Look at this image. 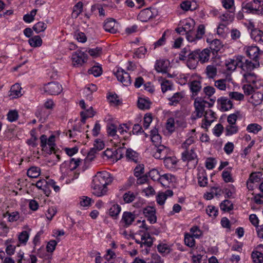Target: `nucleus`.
Listing matches in <instances>:
<instances>
[{
  "label": "nucleus",
  "mask_w": 263,
  "mask_h": 263,
  "mask_svg": "<svg viewBox=\"0 0 263 263\" xmlns=\"http://www.w3.org/2000/svg\"><path fill=\"white\" fill-rule=\"evenodd\" d=\"M149 176L151 178L155 181L159 182L163 186V181L164 179V176L163 175H160L159 171L157 170L154 169L149 172Z\"/></svg>",
  "instance_id": "nucleus-29"
},
{
  "label": "nucleus",
  "mask_w": 263,
  "mask_h": 263,
  "mask_svg": "<svg viewBox=\"0 0 263 263\" xmlns=\"http://www.w3.org/2000/svg\"><path fill=\"white\" fill-rule=\"evenodd\" d=\"M82 130L80 127H74L72 130H69L67 136L70 138H73V141H77L81 136Z\"/></svg>",
  "instance_id": "nucleus-28"
},
{
  "label": "nucleus",
  "mask_w": 263,
  "mask_h": 263,
  "mask_svg": "<svg viewBox=\"0 0 263 263\" xmlns=\"http://www.w3.org/2000/svg\"><path fill=\"white\" fill-rule=\"evenodd\" d=\"M72 63L74 66H81L87 61V55L81 50H77L71 55Z\"/></svg>",
  "instance_id": "nucleus-13"
},
{
  "label": "nucleus",
  "mask_w": 263,
  "mask_h": 263,
  "mask_svg": "<svg viewBox=\"0 0 263 263\" xmlns=\"http://www.w3.org/2000/svg\"><path fill=\"white\" fill-rule=\"evenodd\" d=\"M74 38L79 42L84 43L87 41V37L84 33L76 31L74 35Z\"/></svg>",
  "instance_id": "nucleus-59"
},
{
  "label": "nucleus",
  "mask_w": 263,
  "mask_h": 263,
  "mask_svg": "<svg viewBox=\"0 0 263 263\" xmlns=\"http://www.w3.org/2000/svg\"><path fill=\"white\" fill-rule=\"evenodd\" d=\"M105 147L104 141L100 138L96 139L93 143V148L96 151H101Z\"/></svg>",
  "instance_id": "nucleus-55"
},
{
  "label": "nucleus",
  "mask_w": 263,
  "mask_h": 263,
  "mask_svg": "<svg viewBox=\"0 0 263 263\" xmlns=\"http://www.w3.org/2000/svg\"><path fill=\"white\" fill-rule=\"evenodd\" d=\"M190 234L195 238H199L202 235V232L199 227L195 226L190 229Z\"/></svg>",
  "instance_id": "nucleus-54"
},
{
  "label": "nucleus",
  "mask_w": 263,
  "mask_h": 263,
  "mask_svg": "<svg viewBox=\"0 0 263 263\" xmlns=\"http://www.w3.org/2000/svg\"><path fill=\"white\" fill-rule=\"evenodd\" d=\"M138 107L143 110L148 109L150 108L151 102L147 98H139L138 100Z\"/></svg>",
  "instance_id": "nucleus-32"
},
{
  "label": "nucleus",
  "mask_w": 263,
  "mask_h": 263,
  "mask_svg": "<svg viewBox=\"0 0 263 263\" xmlns=\"http://www.w3.org/2000/svg\"><path fill=\"white\" fill-rule=\"evenodd\" d=\"M198 182L200 186H205L208 184V178L204 170L200 171L198 174Z\"/></svg>",
  "instance_id": "nucleus-34"
},
{
  "label": "nucleus",
  "mask_w": 263,
  "mask_h": 263,
  "mask_svg": "<svg viewBox=\"0 0 263 263\" xmlns=\"http://www.w3.org/2000/svg\"><path fill=\"white\" fill-rule=\"evenodd\" d=\"M104 28L106 31L115 33L118 31V24L114 20L109 19L105 22Z\"/></svg>",
  "instance_id": "nucleus-23"
},
{
  "label": "nucleus",
  "mask_w": 263,
  "mask_h": 263,
  "mask_svg": "<svg viewBox=\"0 0 263 263\" xmlns=\"http://www.w3.org/2000/svg\"><path fill=\"white\" fill-rule=\"evenodd\" d=\"M243 76L245 81L248 83V84H252L254 85L255 88H258L256 85V83L258 81V79L255 73L252 72H246L243 74Z\"/></svg>",
  "instance_id": "nucleus-26"
},
{
  "label": "nucleus",
  "mask_w": 263,
  "mask_h": 263,
  "mask_svg": "<svg viewBox=\"0 0 263 263\" xmlns=\"http://www.w3.org/2000/svg\"><path fill=\"white\" fill-rule=\"evenodd\" d=\"M190 51L191 49L189 47H184L179 53V59L181 61H185L188 60Z\"/></svg>",
  "instance_id": "nucleus-47"
},
{
  "label": "nucleus",
  "mask_w": 263,
  "mask_h": 263,
  "mask_svg": "<svg viewBox=\"0 0 263 263\" xmlns=\"http://www.w3.org/2000/svg\"><path fill=\"white\" fill-rule=\"evenodd\" d=\"M47 28V25L43 22H39L36 23L33 27V30L36 33H39L43 32Z\"/></svg>",
  "instance_id": "nucleus-48"
},
{
  "label": "nucleus",
  "mask_w": 263,
  "mask_h": 263,
  "mask_svg": "<svg viewBox=\"0 0 263 263\" xmlns=\"http://www.w3.org/2000/svg\"><path fill=\"white\" fill-rule=\"evenodd\" d=\"M205 70L206 73L209 78L213 79L217 74V68L214 65H208Z\"/></svg>",
  "instance_id": "nucleus-46"
},
{
  "label": "nucleus",
  "mask_w": 263,
  "mask_h": 263,
  "mask_svg": "<svg viewBox=\"0 0 263 263\" xmlns=\"http://www.w3.org/2000/svg\"><path fill=\"white\" fill-rule=\"evenodd\" d=\"M55 136L51 135L49 138L43 135L40 137L41 146L44 151L47 153H52L54 151L55 147Z\"/></svg>",
  "instance_id": "nucleus-6"
},
{
  "label": "nucleus",
  "mask_w": 263,
  "mask_h": 263,
  "mask_svg": "<svg viewBox=\"0 0 263 263\" xmlns=\"http://www.w3.org/2000/svg\"><path fill=\"white\" fill-rule=\"evenodd\" d=\"M37 10L33 9L29 13L25 14L23 17L24 21L27 23H30L34 20V16L36 14Z\"/></svg>",
  "instance_id": "nucleus-51"
},
{
  "label": "nucleus",
  "mask_w": 263,
  "mask_h": 263,
  "mask_svg": "<svg viewBox=\"0 0 263 263\" xmlns=\"http://www.w3.org/2000/svg\"><path fill=\"white\" fill-rule=\"evenodd\" d=\"M126 156L127 158L135 162H137L138 160V154L135 151L129 148L126 150Z\"/></svg>",
  "instance_id": "nucleus-43"
},
{
  "label": "nucleus",
  "mask_w": 263,
  "mask_h": 263,
  "mask_svg": "<svg viewBox=\"0 0 263 263\" xmlns=\"http://www.w3.org/2000/svg\"><path fill=\"white\" fill-rule=\"evenodd\" d=\"M114 180L112 176L106 171L98 172L93 177L91 189L93 195L102 197L107 195L108 185L111 184Z\"/></svg>",
  "instance_id": "nucleus-1"
},
{
  "label": "nucleus",
  "mask_w": 263,
  "mask_h": 263,
  "mask_svg": "<svg viewBox=\"0 0 263 263\" xmlns=\"http://www.w3.org/2000/svg\"><path fill=\"white\" fill-rule=\"evenodd\" d=\"M154 13L149 9H145L140 11L138 15L139 20L142 22H146L153 18Z\"/></svg>",
  "instance_id": "nucleus-25"
},
{
  "label": "nucleus",
  "mask_w": 263,
  "mask_h": 263,
  "mask_svg": "<svg viewBox=\"0 0 263 263\" xmlns=\"http://www.w3.org/2000/svg\"><path fill=\"white\" fill-rule=\"evenodd\" d=\"M28 43L32 47H39L42 44V40L40 36L35 35L29 39Z\"/></svg>",
  "instance_id": "nucleus-37"
},
{
  "label": "nucleus",
  "mask_w": 263,
  "mask_h": 263,
  "mask_svg": "<svg viewBox=\"0 0 263 263\" xmlns=\"http://www.w3.org/2000/svg\"><path fill=\"white\" fill-rule=\"evenodd\" d=\"M95 115V112L92 109V108L90 107H88V108L83 111H81V116L82 118L81 122L83 124L85 122V120L87 118H91Z\"/></svg>",
  "instance_id": "nucleus-35"
},
{
  "label": "nucleus",
  "mask_w": 263,
  "mask_h": 263,
  "mask_svg": "<svg viewBox=\"0 0 263 263\" xmlns=\"http://www.w3.org/2000/svg\"><path fill=\"white\" fill-rule=\"evenodd\" d=\"M220 209L224 212H229L233 209V204L229 200H223L220 204Z\"/></svg>",
  "instance_id": "nucleus-40"
},
{
  "label": "nucleus",
  "mask_w": 263,
  "mask_h": 263,
  "mask_svg": "<svg viewBox=\"0 0 263 263\" xmlns=\"http://www.w3.org/2000/svg\"><path fill=\"white\" fill-rule=\"evenodd\" d=\"M207 101L203 100L200 97H197L195 99L194 105L195 110L194 113L192 115V119L196 120L197 118H201L203 115L205 107Z\"/></svg>",
  "instance_id": "nucleus-7"
},
{
  "label": "nucleus",
  "mask_w": 263,
  "mask_h": 263,
  "mask_svg": "<svg viewBox=\"0 0 263 263\" xmlns=\"http://www.w3.org/2000/svg\"><path fill=\"white\" fill-rule=\"evenodd\" d=\"M143 213L150 223H154L156 222V211L154 207L148 206L144 208Z\"/></svg>",
  "instance_id": "nucleus-18"
},
{
  "label": "nucleus",
  "mask_w": 263,
  "mask_h": 263,
  "mask_svg": "<svg viewBox=\"0 0 263 263\" xmlns=\"http://www.w3.org/2000/svg\"><path fill=\"white\" fill-rule=\"evenodd\" d=\"M154 68L157 73V75H155V79L161 85L162 91L164 93V79L162 77L158 74L164 73V60L163 59L157 60L155 62Z\"/></svg>",
  "instance_id": "nucleus-8"
},
{
  "label": "nucleus",
  "mask_w": 263,
  "mask_h": 263,
  "mask_svg": "<svg viewBox=\"0 0 263 263\" xmlns=\"http://www.w3.org/2000/svg\"><path fill=\"white\" fill-rule=\"evenodd\" d=\"M102 72V68L99 65L94 66L89 70V73L93 74L96 77L100 76Z\"/></svg>",
  "instance_id": "nucleus-60"
},
{
  "label": "nucleus",
  "mask_w": 263,
  "mask_h": 263,
  "mask_svg": "<svg viewBox=\"0 0 263 263\" xmlns=\"http://www.w3.org/2000/svg\"><path fill=\"white\" fill-rule=\"evenodd\" d=\"M238 132V126L233 124H229L226 127V135L231 136L236 134Z\"/></svg>",
  "instance_id": "nucleus-45"
},
{
  "label": "nucleus",
  "mask_w": 263,
  "mask_h": 263,
  "mask_svg": "<svg viewBox=\"0 0 263 263\" xmlns=\"http://www.w3.org/2000/svg\"><path fill=\"white\" fill-rule=\"evenodd\" d=\"M181 159L183 161H187L189 164H191L190 168H195L198 162L197 156L193 149L184 151L181 154Z\"/></svg>",
  "instance_id": "nucleus-10"
},
{
  "label": "nucleus",
  "mask_w": 263,
  "mask_h": 263,
  "mask_svg": "<svg viewBox=\"0 0 263 263\" xmlns=\"http://www.w3.org/2000/svg\"><path fill=\"white\" fill-rule=\"evenodd\" d=\"M135 198V195L134 193L131 192H128L123 195V199L126 203L132 202L134 200Z\"/></svg>",
  "instance_id": "nucleus-64"
},
{
  "label": "nucleus",
  "mask_w": 263,
  "mask_h": 263,
  "mask_svg": "<svg viewBox=\"0 0 263 263\" xmlns=\"http://www.w3.org/2000/svg\"><path fill=\"white\" fill-rule=\"evenodd\" d=\"M49 179H50L48 180H40L36 183V187L42 191L47 196H48L51 193V190L49 184Z\"/></svg>",
  "instance_id": "nucleus-19"
},
{
  "label": "nucleus",
  "mask_w": 263,
  "mask_h": 263,
  "mask_svg": "<svg viewBox=\"0 0 263 263\" xmlns=\"http://www.w3.org/2000/svg\"><path fill=\"white\" fill-rule=\"evenodd\" d=\"M246 130L249 133L257 134L262 130V127L257 123H251L247 126Z\"/></svg>",
  "instance_id": "nucleus-39"
},
{
  "label": "nucleus",
  "mask_w": 263,
  "mask_h": 263,
  "mask_svg": "<svg viewBox=\"0 0 263 263\" xmlns=\"http://www.w3.org/2000/svg\"><path fill=\"white\" fill-rule=\"evenodd\" d=\"M87 51L90 55L93 58H96L101 55L102 53V49L100 47H97L95 48L89 49Z\"/></svg>",
  "instance_id": "nucleus-62"
},
{
  "label": "nucleus",
  "mask_w": 263,
  "mask_h": 263,
  "mask_svg": "<svg viewBox=\"0 0 263 263\" xmlns=\"http://www.w3.org/2000/svg\"><path fill=\"white\" fill-rule=\"evenodd\" d=\"M226 66L227 70L229 71H234L237 67H239V63L237 59V55L234 57V59H229L226 61Z\"/></svg>",
  "instance_id": "nucleus-27"
},
{
  "label": "nucleus",
  "mask_w": 263,
  "mask_h": 263,
  "mask_svg": "<svg viewBox=\"0 0 263 263\" xmlns=\"http://www.w3.org/2000/svg\"><path fill=\"white\" fill-rule=\"evenodd\" d=\"M151 138L153 143L156 147V152L154 154V157L156 159L161 158V153L163 152L164 146L161 145V137L158 133L157 129L155 128L151 131Z\"/></svg>",
  "instance_id": "nucleus-4"
},
{
  "label": "nucleus",
  "mask_w": 263,
  "mask_h": 263,
  "mask_svg": "<svg viewBox=\"0 0 263 263\" xmlns=\"http://www.w3.org/2000/svg\"><path fill=\"white\" fill-rule=\"evenodd\" d=\"M206 212L209 216L216 217L218 215V210L214 205H209L206 209Z\"/></svg>",
  "instance_id": "nucleus-56"
},
{
  "label": "nucleus",
  "mask_w": 263,
  "mask_h": 263,
  "mask_svg": "<svg viewBox=\"0 0 263 263\" xmlns=\"http://www.w3.org/2000/svg\"><path fill=\"white\" fill-rule=\"evenodd\" d=\"M121 211V208L120 205L111 203L108 210V214L112 217L116 218Z\"/></svg>",
  "instance_id": "nucleus-31"
},
{
  "label": "nucleus",
  "mask_w": 263,
  "mask_h": 263,
  "mask_svg": "<svg viewBox=\"0 0 263 263\" xmlns=\"http://www.w3.org/2000/svg\"><path fill=\"white\" fill-rule=\"evenodd\" d=\"M21 90L22 87L21 85L18 83H16L11 86L9 96L11 99L19 98L23 95Z\"/></svg>",
  "instance_id": "nucleus-24"
},
{
  "label": "nucleus",
  "mask_w": 263,
  "mask_h": 263,
  "mask_svg": "<svg viewBox=\"0 0 263 263\" xmlns=\"http://www.w3.org/2000/svg\"><path fill=\"white\" fill-rule=\"evenodd\" d=\"M195 237L190 233H185L184 234V241L185 245L192 248L195 246Z\"/></svg>",
  "instance_id": "nucleus-41"
},
{
  "label": "nucleus",
  "mask_w": 263,
  "mask_h": 263,
  "mask_svg": "<svg viewBox=\"0 0 263 263\" xmlns=\"http://www.w3.org/2000/svg\"><path fill=\"white\" fill-rule=\"evenodd\" d=\"M115 74L118 80L121 82L124 86H127L131 84L132 81L129 73L122 68H118Z\"/></svg>",
  "instance_id": "nucleus-14"
},
{
  "label": "nucleus",
  "mask_w": 263,
  "mask_h": 263,
  "mask_svg": "<svg viewBox=\"0 0 263 263\" xmlns=\"http://www.w3.org/2000/svg\"><path fill=\"white\" fill-rule=\"evenodd\" d=\"M182 98L180 92H175L172 96H167L168 104L170 106H176Z\"/></svg>",
  "instance_id": "nucleus-30"
},
{
  "label": "nucleus",
  "mask_w": 263,
  "mask_h": 263,
  "mask_svg": "<svg viewBox=\"0 0 263 263\" xmlns=\"http://www.w3.org/2000/svg\"><path fill=\"white\" fill-rule=\"evenodd\" d=\"M217 103L220 105V109L222 111H228L233 107L232 101L224 97H221L218 99Z\"/></svg>",
  "instance_id": "nucleus-22"
},
{
  "label": "nucleus",
  "mask_w": 263,
  "mask_h": 263,
  "mask_svg": "<svg viewBox=\"0 0 263 263\" xmlns=\"http://www.w3.org/2000/svg\"><path fill=\"white\" fill-rule=\"evenodd\" d=\"M177 159L174 156H165V167L172 168L177 163Z\"/></svg>",
  "instance_id": "nucleus-50"
},
{
  "label": "nucleus",
  "mask_w": 263,
  "mask_h": 263,
  "mask_svg": "<svg viewBox=\"0 0 263 263\" xmlns=\"http://www.w3.org/2000/svg\"><path fill=\"white\" fill-rule=\"evenodd\" d=\"M246 52L250 60L259 61V55L262 51L257 46H251L247 48Z\"/></svg>",
  "instance_id": "nucleus-16"
},
{
  "label": "nucleus",
  "mask_w": 263,
  "mask_h": 263,
  "mask_svg": "<svg viewBox=\"0 0 263 263\" xmlns=\"http://www.w3.org/2000/svg\"><path fill=\"white\" fill-rule=\"evenodd\" d=\"M260 173L259 172L252 173L250 175L249 178L248 180L254 183L256 182H258L260 180Z\"/></svg>",
  "instance_id": "nucleus-61"
},
{
  "label": "nucleus",
  "mask_w": 263,
  "mask_h": 263,
  "mask_svg": "<svg viewBox=\"0 0 263 263\" xmlns=\"http://www.w3.org/2000/svg\"><path fill=\"white\" fill-rule=\"evenodd\" d=\"M102 157L111 162H117L122 157V149L107 148L103 153Z\"/></svg>",
  "instance_id": "nucleus-9"
},
{
  "label": "nucleus",
  "mask_w": 263,
  "mask_h": 263,
  "mask_svg": "<svg viewBox=\"0 0 263 263\" xmlns=\"http://www.w3.org/2000/svg\"><path fill=\"white\" fill-rule=\"evenodd\" d=\"M262 31L260 30H255L251 33V37L256 42L262 43Z\"/></svg>",
  "instance_id": "nucleus-52"
},
{
  "label": "nucleus",
  "mask_w": 263,
  "mask_h": 263,
  "mask_svg": "<svg viewBox=\"0 0 263 263\" xmlns=\"http://www.w3.org/2000/svg\"><path fill=\"white\" fill-rule=\"evenodd\" d=\"M222 177L225 182H233L234 181L230 172L228 170H224L222 172Z\"/></svg>",
  "instance_id": "nucleus-63"
},
{
  "label": "nucleus",
  "mask_w": 263,
  "mask_h": 263,
  "mask_svg": "<svg viewBox=\"0 0 263 263\" xmlns=\"http://www.w3.org/2000/svg\"><path fill=\"white\" fill-rule=\"evenodd\" d=\"M31 229L27 228L26 230L23 231L18 235V238L19 242L24 245H26V242L28 240Z\"/></svg>",
  "instance_id": "nucleus-33"
},
{
  "label": "nucleus",
  "mask_w": 263,
  "mask_h": 263,
  "mask_svg": "<svg viewBox=\"0 0 263 263\" xmlns=\"http://www.w3.org/2000/svg\"><path fill=\"white\" fill-rule=\"evenodd\" d=\"M237 59L239 63V67L246 72H251L255 68L259 67V62L256 60L247 59L244 56L237 55Z\"/></svg>",
  "instance_id": "nucleus-5"
},
{
  "label": "nucleus",
  "mask_w": 263,
  "mask_h": 263,
  "mask_svg": "<svg viewBox=\"0 0 263 263\" xmlns=\"http://www.w3.org/2000/svg\"><path fill=\"white\" fill-rule=\"evenodd\" d=\"M198 50V61L201 63H204L208 61L210 57V50L208 49H204L202 51Z\"/></svg>",
  "instance_id": "nucleus-38"
},
{
  "label": "nucleus",
  "mask_w": 263,
  "mask_h": 263,
  "mask_svg": "<svg viewBox=\"0 0 263 263\" xmlns=\"http://www.w3.org/2000/svg\"><path fill=\"white\" fill-rule=\"evenodd\" d=\"M44 91L51 95H57L62 91V87L57 82H50L45 84L43 88Z\"/></svg>",
  "instance_id": "nucleus-12"
},
{
  "label": "nucleus",
  "mask_w": 263,
  "mask_h": 263,
  "mask_svg": "<svg viewBox=\"0 0 263 263\" xmlns=\"http://www.w3.org/2000/svg\"><path fill=\"white\" fill-rule=\"evenodd\" d=\"M253 261L255 263H261L263 262V253L258 251H254L251 255Z\"/></svg>",
  "instance_id": "nucleus-44"
},
{
  "label": "nucleus",
  "mask_w": 263,
  "mask_h": 263,
  "mask_svg": "<svg viewBox=\"0 0 263 263\" xmlns=\"http://www.w3.org/2000/svg\"><path fill=\"white\" fill-rule=\"evenodd\" d=\"M188 85L192 92V98L196 96L202 88L201 82L198 80L192 81L189 83Z\"/></svg>",
  "instance_id": "nucleus-21"
},
{
  "label": "nucleus",
  "mask_w": 263,
  "mask_h": 263,
  "mask_svg": "<svg viewBox=\"0 0 263 263\" xmlns=\"http://www.w3.org/2000/svg\"><path fill=\"white\" fill-rule=\"evenodd\" d=\"M80 161L78 159H71L69 161H65L60 167L62 177L66 178L67 183H71L79 177V173L74 170L79 165Z\"/></svg>",
  "instance_id": "nucleus-2"
},
{
  "label": "nucleus",
  "mask_w": 263,
  "mask_h": 263,
  "mask_svg": "<svg viewBox=\"0 0 263 263\" xmlns=\"http://www.w3.org/2000/svg\"><path fill=\"white\" fill-rule=\"evenodd\" d=\"M131 125L129 123H122L118 126V132L120 135L121 142L122 139L128 140L131 136L130 129Z\"/></svg>",
  "instance_id": "nucleus-15"
},
{
  "label": "nucleus",
  "mask_w": 263,
  "mask_h": 263,
  "mask_svg": "<svg viewBox=\"0 0 263 263\" xmlns=\"http://www.w3.org/2000/svg\"><path fill=\"white\" fill-rule=\"evenodd\" d=\"M241 6L242 10L247 13H252L258 15L262 14V11L254 8L252 2H243L242 3Z\"/></svg>",
  "instance_id": "nucleus-20"
},
{
  "label": "nucleus",
  "mask_w": 263,
  "mask_h": 263,
  "mask_svg": "<svg viewBox=\"0 0 263 263\" xmlns=\"http://www.w3.org/2000/svg\"><path fill=\"white\" fill-rule=\"evenodd\" d=\"M135 219V215L130 212H124L122 214L120 224L124 227L130 226Z\"/></svg>",
  "instance_id": "nucleus-17"
},
{
  "label": "nucleus",
  "mask_w": 263,
  "mask_h": 263,
  "mask_svg": "<svg viewBox=\"0 0 263 263\" xmlns=\"http://www.w3.org/2000/svg\"><path fill=\"white\" fill-rule=\"evenodd\" d=\"M5 216H8V220L10 222H14L20 218V214L18 212H7Z\"/></svg>",
  "instance_id": "nucleus-58"
},
{
  "label": "nucleus",
  "mask_w": 263,
  "mask_h": 263,
  "mask_svg": "<svg viewBox=\"0 0 263 263\" xmlns=\"http://www.w3.org/2000/svg\"><path fill=\"white\" fill-rule=\"evenodd\" d=\"M166 129L171 134L175 130V121L173 118H170L167 120Z\"/></svg>",
  "instance_id": "nucleus-57"
},
{
  "label": "nucleus",
  "mask_w": 263,
  "mask_h": 263,
  "mask_svg": "<svg viewBox=\"0 0 263 263\" xmlns=\"http://www.w3.org/2000/svg\"><path fill=\"white\" fill-rule=\"evenodd\" d=\"M139 228L140 230L139 231V235L140 236V240H137V242L141 244V246L144 245L147 247H150L153 243V240L148 232L149 228L144 220L142 221Z\"/></svg>",
  "instance_id": "nucleus-3"
},
{
  "label": "nucleus",
  "mask_w": 263,
  "mask_h": 263,
  "mask_svg": "<svg viewBox=\"0 0 263 263\" xmlns=\"http://www.w3.org/2000/svg\"><path fill=\"white\" fill-rule=\"evenodd\" d=\"M107 133L111 137L110 141L116 146H119L121 143V138L117 134L118 127L114 124L108 123L107 125Z\"/></svg>",
  "instance_id": "nucleus-11"
},
{
  "label": "nucleus",
  "mask_w": 263,
  "mask_h": 263,
  "mask_svg": "<svg viewBox=\"0 0 263 263\" xmlns=\"http://www.w3.org/2000/svg\"><path fill=\"white\" fill-rule=\"evenodd\" d=\"M18 118V114L16 110H11L8 111L7 115V120L10 122H13L17 120Z\"/></svg>",
  "instance_id": "nucleus-53"
},
{
  "label": "nucleus",
  "mask_w": 263,
  "mask_h": 263,
  "mask_svg": "<svg viewBox=\"0 0 263 263\" xmlns=\"http://www.w3.org/2000/svg\"><path fill=\"white\" fill-rule=\"evenodd\" d=\"M40 168L36 166L31 167L27 171V175L30 178H36L40 176Z\"/></svg>",
  "instance_id": "nucleus-42"
},
{
  "label": "nucleus",
  "mask_w": 263,
  "mask_h": 263,
  "mask_svg": "<svg viewBox=\"0 0 263 263\" xmlns=\"http://www.w3.org/2000/svg\"><path fill=\"white\" fill-rule=\"evenodd\" d=\"M223 47L221 41L218 39H214L210 46V48L213 53L218 52Z\"/></svg>",
  "instance_id": "nucleus-36"
},
{
  "label": "nucleus",
  "mask_w": 263,
  "mask_h": 263,
  "mask_svg": "<svg viewBox=\"0 0 263 263\" xmlns=\"http://www.w3.org/2000/svg\"><path fill=\"white\" fill-rule=\"evenodd\" d=\"M116 255L112 250L108 249L104 256L105 259L107 260L105 263H114Z\"/></svg>",
  "instance_id": "nucleus-49"
}]
</instances>
